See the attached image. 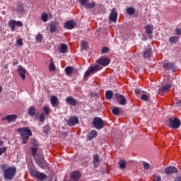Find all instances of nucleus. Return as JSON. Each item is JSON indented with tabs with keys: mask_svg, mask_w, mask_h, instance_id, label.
<instances>
[{
	"mask_svg": "<svg viewBox=\"0 0 181 181\" xmlns=\"http://www.w3.org/2000/svg\"><path fill=\"white\" fill-rule=\"evenodd\" d=\"M16 12L17 13H23L25 12V7L24 4L22 3H18L16 7Z\"/></svg>",
	"mask_w": 181,
	"mask_h": 181,
	"instance_id": "nucleus-22",
	"label": "nucleus"
},
{
	"mask_svg": "<svg viewBox=\"0 0 181 181\" xmlns=\"http://www.w3.org/2000/svg\"><path fill=\"white\" fill-rule=\"evenodd\" d=\"M113 95H114V93L112 92V90H107L105 92V97L107 100H111Z\"/></svg>",
	"mask_w": 181,
	"mask_h": 181,
	"instance_id": "nucleus-29",
	"label": "nucleus"
},
{
	"mask_svg": "<svg viewBox=\"0 0 181 181\" xmlns=\"http://www.w3.org/2000/svg\"><path fill=\"white\" fill-rule=\"evenodd\" d=\"M64 71L67 76H71V74H73L74 69L72 66H66Z\"/></svg>",
	"mask_w": 181,
	"mask_h": 181,
	"instance_id": "nucleus-28",
	"label": "nucleus"
},
{
	"mask_svg": "<svg viewBox=\"0 0 181 181\" xmlns=\"http://www.w3.org/2000/svg\"><path fill=\"white\" fill-rule=\"evenodd\" d=\"M0 168H1V170H4L5 179L12 180L15 177V173H16V168L15 167L8 168L7 164H3L0 165Z\"/></svg>",
	"mask_w": 181,
	"mask_h": 181,
	"instance_id": "nucleus-1",
	"label": "nucleus"
},
{
	"mask_svg": "<svg viewBox=\"0 0 181 181\" xmlns=\"http://www.w3.org/2000/svg\"><path fill=\"white\" fill-rule=\"evenodd\" d=\"M165 175H173V173H177V168L176 167H168L165 170Z\"/></svg>",
	"mask_w": 181,
	"mask_h": 181,
	"instance_id": "nucleus-18",
	"label": "nucleus"
},
{
	"mask_svg": "<svg viewBox=\"0 0 181 181\" xmlns=\"http://www.w3.org/2000/svg\"><path fill=\"white\" fill-rule=\"evenodd\" d=\"M175 181H181V175L179 177H177L175 180Z\"/></svg>",
	"mask_w": 181,
	"mask_h": 181,
	"instance_id": "nucleus-54",
	"label": "nucleus"
},
{
	"mask_svg": "<svg viewBox=\"0 0 181 181\" xmlns=\"http://www.w3.org/2000/svg\"><path fill=\"white\" fill-rule=\"evenodd\" d=\"M141 100H142V101H149L150 100V98L148 95H147L146 94H143L141 96Z\"/></svg>",
	"mask_w": 181,
	"mask_h": 181,
	"instance_id": "nucleus-39",
	"label": "nucleus"
},
{
	"mask_svg": "<svg viewBox=\"0 0 181 181\" xmlns=\"http://www.w3.org/2000/svg\"><path fill=\"white\" fill-rule=\"evenodd\" d=\"M2 90H4V88H2V86H0V94L2 93Z\"/></svg>",
	"mask_w": 181,
	"mask_h": 181,
	"instance_id": "nucleus-57",
	"label": "nucleus"
},
{
	"mask_svg": "<svg viewBox=\"0 0 181 181\" xmlns=\"http://www.w3.org/2000/svg\"><path fill=\"white\" fill-rule=\"evenodd\" d=\"M8 28H11V32H15L17 28H22L23 26V23L22 21H16V20H11L8 23Z\"/></svg>",
	"mask_w": 181,
	"mask_h": 181,
	"instance_id": "nucleus-4",
	"label": "nucleus"
},
{
	"mask_svg": "<svg viewBox=\"0 0 181 181\" xmlns=\"http://www.w3.org/2000/svg\"><path fill=\"white\" fill-rule=\"evenodd\" d=\"M92 125L95 129H103V128H104V121L101 117H95L92 122Z\"/></svg>",
	"mask_w": 181,
	"mask_h": 181,
	"instance_id": "nucleus-5",
	"label": "nucleus"
},
{
	"mask_svg": "<svg viewBox=\"0 0 181 181\" xmlns=\"http://www.w3.org/2000/svg\"><path fill=\"white\" fill-rule=\"evenodd\" d=\"M179 40V37H175V36H173V37H170L169 38V42L171 44V45H173L175 43H177V41Z\"/></svg>",
	"mask_w": 181,
	"mask_h": 181,
	"instance_id": "nucleus-31",
	"label": "nucleus"
},
{
	"mask_svg": "<svg viewBox=\"0 0 181 181\" xmlns=\"http://www.w3.org/2000/svg\"><path fill=\"white\" fill-rule=\"evenodd\" d=\"M5 151H6V148L5 147L0 148V156L1 155H2V153H4V152H5Z\"/></svg>",
	"mask_w": 181,
	"mask_h": 181,
	"instance_id": "nucleus-48",
	"label": "nucleus"
},
{
	"mask_svg": "<svg viewBox=\"0 0 181 181\" xmlns=\"http://www.w3.org/2000/svg\"><path fill=\"white\" fill-rule=\"evenodd\" d=\"M30 175L34 177H37L40 180H45V179H47V175L45 174V173H40L35 170H31Z\"/></svg>",
	"mask_w": 181,
	"mask_h": 181,
	"instance_id": "nucleus-7",
	"label": "nucleus"
},
{
	"mask_svg": "<svg viewBox=\"0 0 181 181\" xmlns=\"http://www.w3.org/2000/svg\"><path fill=\"white\" fill-rule=\"evenodd\" d=\"M80 177H81V173L78 171H74L71 175V179L74 181L80 180Z\"/></svg>",
	"mask_w": 181,
	"mask_h": 181,
	"instance_id": "nucleus-16",
	"label": "nucleus"
},
{
	"mask_svg": "<svg viewBox=\"0 0 181 181\" xmlns=\"http://www.w3.org/2000/svg\"><path fill=\"white\" fill-rule=\"evenodd\" d=\"M109 19L115 23V22H117V19H118V12L117 11V9L115 8H112L110 14Z\"/></svg>",
	"mask_w": 181,
	"mask_h": 181,
	"instance_id": "nucleus-11",
	"label": "nucleus"
},
{
	"mask_svg": "<svg viewBox=\"0 0 181 181\" xmlns=\"http://www.w3.org/2000/svg\"><path fill=\"white\" fill-rule=\"evenodd\" d=\"M103 67H101L100 65L96 64L93 66H90L88 70L85 72L84 77L85 78H87L90 74H92V73H95L97 71H100Z\"/></svg>",
	"mask_w": 181,
	"mask_h": 181,
	"instance_id": "nucleus-6",
	"label": "nucleus"
},
{
	"mask_svg": "<svg viewBox=\"0 0 181 181\" xmlns=\"http://www.w3.org/2000/svg\"><path fill=\"white\" fill-rule=\"evenodd\" d=\"M143 166H144V168L146 169V170H149L153 169V168L152 166H151V165H149V163H148L144 162Z\"/></svg>",
	"mask_w": 181,
	"mask_h": 181,
	"instance_id": "nucleus-38",
	"label": "nucleus"
},
{
	"mask_svg": "<svg viewBox=\"0 0 181 181\" xmlns=\"http://www.w3.org/2000/svg\"><path fill=\"white\" fill-rule=\"evenodd\" d=\"M17 45H19V46H22V45H23V42L22 41V39H21V38H19V39L17 40Z\"/></svg>",
	"mask_w": 181,
	"mask_h": 181,
	"instance_id": "nucleus-47",
	"label": "nucleus"
},
{
	"mask_svg": "<svg viewBox=\"0 0 181 181\" xmlns=\"http://www.w3.org/2000/svg\"><path fill=\"white\" fill-rule=\"evenodd\" d=\"M17 132L22 136L23 144H26L28 139H29V136H32V130L28 127L18 128L17 129Z\"/></svg>",
	"mask_w": 181,
	"mask_h": 181,
	"instance_id": "nucleus-2",
	"label": "nucleus"
},
{
	"mask_svg": "<svg viewBox=\"0 0 181 181\" xmlns=\"http://www.w3.org/2000/svg\"><path fill=\"white\" fill-rule=\"evenodd\" d=\"M44 132L45 134H47V132H49V127H44Z\"/></svg>",
	"mask_w": 181,
	"mask_h": 181,
	"instance_id": "nucleus-51",
	"label": "nucleus"
},
{
	"mask_svg": "<svg viewBox=\"0 0 181 181\" xmlns=\"http://www.w3.org/2000/svg\"><path fill=\"white\" fill-rule=\"evenodd\" d=\"M43 111L45 112V114H49V112H50V107H49V106L45 105L43 107Z\"/></svg>",
	"mask_w": 181,
	"mask_h": 181,
	"instance_id": "nucleus-40",
	"label": "nucleus"
},
{
	"mask_svg": "<svg viewBox=\"0 0 181 181\" xmlns=\"http://www.w3.org/2000/svg\"><path fill=\"white\" fill-rule=\"evenodd\" d=\"M50 103L52 107H57L59 105V98L57 96L52 95L50 98Z\"/></svg>",
	"mask_w": 181,
	"mask_h": 181,
	"instance_id": "nucleus-21",
	"label": "nucleus"
},
{
	"mask_svg": "<svg viewBox=\"0 0 181 181\" xmlns=\"http://www.w3.org/2000/svg\"><path fill=\"white\" fill-rule=\"evenodd\" d=\"M177 107H181V100H178L177 102Z\"/></svg>",
	"mask_w": 181,
	"mask_h": 181,
	"instance_id": "nucleus-55",
	"label": "nucleus"
},
{
	"mask_svg": "<svg viewBox=\"0 0 181 181\" xmlns=\"http://www.w3.org/2000/svg\"><path fill=\"white\" fill-rule=\"evenodd\" d=\"M49 71H56V66L54 65V63L53 61L51 59V62L49 63Z\"/></svg>",
	"mask_w": 181,
	"mask_h": 181,
	"instance_id": "nucleus-34",
	"label": "nucleus"
},
{
	"mask_svg": "<svg viewBox=\"0 0 181 181\" xmlns=\"http://www.w3.org/2000/svg\"><path fill=\"white\" fill-rule=\"evenodd\" d=\"M181 125L180 119L177 117H170L168 122V127L172 129H177Z\"/></svg>",
	"mask_w": 181,
	"mask_h": 181,
	"instance_id": "nucleus-3",
	"label": "nucleus"
},
{
	"mask_svg": "<svg viewBox=\"0 0 181 181\" xmlns=\"http://www.w3.org/2000/svg\"><path fill=\"white\" fill-rule=\"evenodd\" d=\"M49 16H47V13H42L41 15V19L42 21V22L46 23L47 22V19H48Z\"/></svg>",
	"mask_w": 181,
	"mask_h": 181,
	"instance_id": "nucleus-36",
	"label": "nucleus"
},
{
	"mask_svg": "<svg viewBox=\"0 0 181 181\" xmlns=\"http://www.w3.org/2000/svg\"><path fill=\"white\" fill-rule=\"evenodd\" d=\"M112 114H119V108L115 107L112 110Z\"/></svg>",
	"mask_w": 181,
	"mask_h": 181,
	"instance_id": "nucleus-43",
	"label": "nucleus"
},
{
	"mask_svg": "<svg viewBox=\"0 0 181 181\" xmlns=\"http://www.w3.org/2000/svg\"><path fill=\"white\" fill-rule=\"evenodd\" d=\"M97 63L98 64H100V66L106 67V66H108L111 63V61L108 58H100L97 60Z\"/></svg>",
	"mask_w": 181,
	"mask_h": 181,
	"instance_id": "nucleus-13",
	"label": "nucleus"
},
{
	"mask_svg": "<svg viewBox=\"0 0 181 181\" xmlns=\"http://www.w3.org/2000/svg\"><path fill=\"white\" fill-rule=\"evenodd\" d=\"M81 5H83V6H86L87 3L88 2V0H78Z\"/></svg>",
	"mask_w": 181,
	"mask_h": 181,
	"instance_id": "nucleus-45",
	"label": "nucleus"
},
{
	"mask_svg": "<svg viewBox=\"0 0 181 181\" xmlns=\"http://www.w3.org/2000/svg\"><path fill=\"white\" fill-rule=\"evenodd\" d=\"M30 115H31V117H34L35 114H30Z\"/></svg>",
	"mask_w": 181,
	"mask_h": 181,
	"instance_id": "nucleus-58",
	"label": "nucleus"
},
{
	"mask_svg": "<svg viewBox=\"0 0 181 181\" xmlns=\"http://www.w3.org/2000/svg\"><path fill=\"white\" fill-rule=\"evenodd\" d=\"M119 166L121 168V169H125V166H127V163H125V160H121L119 162Z\"/></svg>",
	"mask_w": 181,
	"mask_h": 181,
	"instance_id": "nucleus-37",
	"label": "nucleus"
},
{
	"mask_svg": "<svg viewBox=\"0 0 181 181\" xmlns=\"http://www.w3.org/2000/svg\"><path fill=\"white\" fill-rule=\"evenodd\" d=\"M13 66H16V64H19V61L18 59H13Z\"/></svg>",
	"mask_w": 181,
	"mask_h": 181,
	"instance_id": "nucleus-49",
	"label": "nucleus"
},
{
	"mask_svg": "<svg viewBox=\"0 0 181 181\" xmlns=\"http://www.w3.org/2000/svg\"><path fill=\"white\" fill-rule=\"evenodd\" d=\"M66 122L69 127H74V125H77V124L78 123V117L74 115L68 117L66 119Z\"/></svg>",
	"mask_w": 181,
	"mask_h": 181,
	"instance_id": "nucleus-8",
	"label": "nucleus"
},
{
	"mask_svg": "<svg viewBox=\"0 0 181 181\" xmlns=\"http://www.w3.org/2000/svg\"><path fill=\"white\" fill-rule=\"evenodd\" d=\"M163 67L165 70H171L173 72L176 71V65L173 62L164 63Z\"/></svg>",
	"mask_w": 181,
	"mask_h": 181,
	"instance_id": "nucleus-10",
	"label": "nucleus"
},
{
	"mask_svg": "<svg viewBox=\"0 0 181 181\" xmlns=\"http://www.w3.org/2000/svg\"><path fill=\"white\" fill-rule=\"evenodd\" d=\"M93 162L94 168H97V166H98V165H100V156L94 155Z\"/></svg>",
	"mask_w": 181,
	"mask_h": 181,
	"instance_id": "nucleus-25",
	"label": "nucleus"
},
{
	"mask_svg": "<svg viewBox=\"0 0 181 181\" xmlns=\"http://www.w3.org/2000/svg\"><path fill=\"white\" fill-rule=\"evenodd\" d=\"M18 73L20 76H21L22 80H25L26 78V76L25 75L26 73V69H25L22 66H18Z\"/></svg>",
	"mask_w": 181,
	"mask_h": 181,
	"instance_id": "nucleus-17",
	"label": "nucleus"
},
{
	"mask_svg": "<svg viewBox=\"0 0 181 181\" xmlns=\"http://www.w3.org/2000/svg\"><path fill=\"white\" fill-rule=\"evenodd\" d=\"M57 30V23H52L49 27V32L51 33H54Z\"/></svg>",
	"mask_w": 181,
	"mask_h": 181,
	"instance_id": "nucleus-26",
	"label": "nucleus"
},
{
	"mask_svg": "<svg viewBox=\"0 0 181 181\" xmlns=\"http://www.w3.org/2000/svg\"><path fill=\"white\" fill-rule=\"evenodd\" d=\"M39 120L40 122H43V121H45V115L44 114L40 115Z\"/></svg>",
	"mask_w": 181,
	"mask_h": 181,
	"instance_id": "nucleus-46",
	"label": "nucleus"
},
{
	"mask_svg": "<svg viewBox=\"0 0 181 181\" xmlns=\"http://www.w3.org/2000/svg\"><path fill=\"white\" fill-rule=\"evenodd\" d=\"M98 94L97 93H93L90 94V97H98Z\"/></svg>",
	"mask_w": 181,
	"mask_h": 181,
	"instance_id": "nucleus-53",
	"label": "nucleus"
},
{
	"mask_svg": "<svg viewBox=\"0 0 181 181\" xmlns=\"http://www.w3.org/2000/svg\"><path fill=\"white\" fill-rule=\"evenodd\" d=\"M170 88H172V83H167L159 89V93H166V91H169Z\"/></svg>",
	"mask_w": 181,
	"mask_h": 181,
	"instance_id": "nucleus-19",
	"label": "nucleus"
},
{
	"mask_svg": "<svg viewBox=\"0 0 181 181\" xmlns=\"http://www.w3.org/2000/svg\"><path fill=\"white\" fill-rule=\"evenodd\" d=\"M67 52V45L66 44H62L59 53L64 54Z\"/></svg>",
	"mask_w": 181,
	"mask_h": 181,
	"instance_id": "nucleus-33",
	"label": "nucleus"
},
{
	"mask_svg": "<svg viewBox=\"0 0 181 181\" xmlns=\"http://www.w3.org/2000/svg\"><path fill=\"white\" fill-rule=\"evenodd\" d=\"M127 13L128 15H134L135 14V8L134 7H129L126 10Z\"/></svg>",
	"mask_w": 181,
	"mask_h": 181,
	"instance_id": "nucleus-32",
	"label": "nucleus"
},
{
	"mask_svg": "<svg viewBox=\"0 0 181 181\" xmlns=\"http://www.w3.org/2000/svg\"><path fill=\"white\" fill-rule=\"evenodd\" d=\"M160 180H161L160 176H157L156 181H160Z\"/></svg>",
	"mask_w": 181,
	"mask_h": 181,
	"instance_id": "nucleus-56",
	"label": "nucleus"
},
{
	"mask_svg": "<svg viewBox=\"0 0 181 181\" xmlns=\"http://www.w3.org/2000/svg\"><path fill=\"white\" fill-rule=\"evenodd\" d=\"M110 52V48L107 47H104L102 48V53H108Z\"/></svg>",
	"mask_w": 181,
	"mask_h": 181,
	"instance_id": "nucleus-44",
	"label": "nucleus"
},
{
	"mask_svg": "<svg viewBox=\"0 0 181 181\" xmlns=\"http://www.w3.org/2000/svg\"><path fill=\"white\" fill-rule=\"evenodd\" d=\"M95 6V3L92 2V3H88V1L86 3V5L85 6V8L87 9H92V8H94Z\"/></svg>",
	"mask_w": 181,
	"mask_h": 181,
	"instance_id": "nucleus-35",
	"label": "nucleus"
},
{
	"mask_svg": "<svg viewBox=\"0 0 181 181\" xmlns=\"http://www.w3.org/2000/svg\"><path fill=\"white\" fill-rule=\"evenodd\" d=\"M35 40L37 43H42L43 40V35L38 33L35 37Z\"/></svg>",
	"mask_w": 181,
	"mask_h": 181,
	"instance_id": "nucleus-30",
	"label": "nucleus"
},
{
	"mask_svg": "<svg viewBox=\"0 0 181 181\" xmlns=\"http://www.w3.org/2000/svg\"><path fill=\"white\" fill-rule=\"evenodd\" d=\"M97 135H98L97 131L91 130L90 132H88L87 138L88 141H91L92 139H94V138H95Z\"/></svg>",
	"mask_w": 181,
	"mask_h": 181,
	"instance_id": "nucleus-23",
	"label": "nucleus"
},
{
	"mask_svg": "<svg viewBox=\"0 0 181 181\" xmlns=\"http://www.w3.org/2000/svg\"><path fill=\"white\" fill-rule=\"evenodd\" d=\"M36 163H37L38 166L42 169H45V168H46V163L45 162V158H37Z\"/></svg>",
	"mask_w": 181,
	"mask_h": 181,
	"instance_id": "nucleus-20",
	"label": "nucleus"
},
{
	"mask_svg": "<svg viewBox=\"0 0 181 181\" xmlns=\"http://www.w3.org/2000/svg\"><path fill=\"white\" fill-rule=\"evenodd\" d=\"M144 29L148 35H151L152 32H153V25H147L144 27Z\"/></svg>",
	"mask_w": 181,
	"mask_h": 181,
	"instance_id": "nucleus-27",
	"label": "nucleus"
},
{
	"mask_svg": "<svg viewBox=\"0 0 181 181\" xmlns=\"http://www.w3.org/2000/svg\"><path fill=\"white\" fill-rule=\"evenodd\" d=\"M18 117L16 115H8L2 118V121H8V122H15Z\"/></svg>",
	"mask_w": 181,
	"mask_h": 181,
	"instance_id": "nucleus-15",
	"label": "nucleus"
},
{
	"mask_svg": "<svg viewBox=\"0 0 181 181\" xmlns=\"http://www.w3.org/2000/svg\"><path fill=\"white\" fill-rule=\"evenodd\" d=\"M76 26H77V23H76V21L74 20H70L64 24V29H67L68 30H71L72 29H74Z\"/></svg>",
	"mask_w": 181,
	"mask_h": 181,
	"instance_id": "nucleus-9",
	"label": "nucleus"
},
{
	"mask_svg": "<svg viewBox=\"0 0 181 181\" xmlns=\"http://www.w3.org/2000/svg\"><path fill=\"white\" fill-rule=\"evenodd\" d=\"M66 103L72 107H76V105H77V100L71 96H69L66 98Z\"/></svg>",
	"mask_w": 181,
	"mask_h": 181,
	"instance_id": "nucleus-14",
	"label": "nucleus"
},
{
	"mask_svg": "<svg viewBox=\"0 0 181 181\" xmlns=\"http://www.w3.org/2000/svg\"><path fill=\"white\" fill-rule=\"evenodd\" d=\"M28 114H36V109H35V107H30L28 109Z\"/></svg>",
	"mask_w": 181,
	"mask_h": 181,
	"instance_id": "nucleus-41",
	"label": "nucleus"
},
{
	"mask_svg": "<svg viewBox=\"0 0 181 181\" xmlns=\"http://www.w3.org/2000/svg\"><path fill=\"white\" fill-rule=\"evenodd\" d=\"M81 47H87V43L86 42L83 41L81 43Z\"/></svg>",
	"mask_w": 181,
	"mask_h": 181,
	"instance_id": "nucleus-52",
	"label": "nucleus"
},
{
	"mask_svg": "<svg viewBox=\"0 0 181 181\" xmlns=\"http://www.w3.org/2000/svg\"><path fill=\"white\" fill-rule=\"evenodd\" d=\"M134 92L136 95H139V94H141V90L139 89H136Z\"/></svg>",
	"mask_w": 181,
	"mask_h": 181,
	"instance_id": "nucleus-50",
	"label": "nucleus"
},
{
	"mask_svg": "<svg viewBox=\"0 0 181 181\" xmlns=\"http://www.w3.org/2000/svg\"><path fill=\"white\" fill-rule=\"evenodd\" d=\"M115 95L117 100V103H119L120 105H125V104H127V99H125L124 95H122L119 93H115Z\"/></svg>",
	"mask_w": 181,
	"mask_h": 181,
	"instance_id": "nucleus-12",
	"label": "nucleus"
},
{
	"mask_svg": "<svg viewBox=\"0 0 181 181\" xmlns=\"http://www.w3.org/2000/svg\"><path fill=\"white\" fill-rule=\"evenodd\" d=\"M31 151H32V155L33 156H36V153L37 152V148L36 147H32L31 148Z\"/></svg>",
	"mask_w": 181,
	"mask_h": 181,
	"instance_id": "nucleus-42",
	"label": "nucleus"
},
{
	"mask_svg": "<svg viewBox=\"0 0 181 181\" xmlns=\"http://www.w3.org/2000/svg\"><path fill=\"white\" fill-rule=\"evenodd\" d=\"M144 57H145V59H148V57H151V56H152V48L148 47L147 48L144 54H143Z\"/></svg>",
	"mask_w": 181,
	"mask_h": 181,
	"instance_id": "nucleus-24",
	"label": "nucleus"
}]
</instances>
